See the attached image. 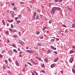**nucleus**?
Instances as JSON below:
<instances>
[{
  "instance_id": "47",
  "label": "nucleus",
  "mask_w": 75,
  "mask_h": 75,
  "mask_svg": "<svg viewBox=\"0 0 75 75\" xmlns=\"http://www.w3.org/2000/svg\"><path fill=\"white\" fill-rule=\"evenodd\" d=\"M14 10H17V8H16V7H14L13 8Z\"/></svg>"
},
{
  "instance_id": "34",
  "label": "nucleus",
  "mask_w": 75,
  "mask_h": 75,
  "mask_svg": "<svg viewBox=\"0 0 75 75\" xmlns=\"http://www.w3.org/2000/svg\"><path fill=\"white\" fill-rule=\"evenodd\" d=\"M54 1V2H55L56 3H57L58 2V0H55Z\"/></svg>"
},
{
  "instance_id": "38",
  "label": "nucleus",
  "mask_w": 75,
  "mask_h": 75,
  "mask_svg": "<svg viewBox=\"0 0 75 75\" xmlns=\"http://www.w3.org/2000/svg\"><path fill=\"white\" fill-rule=\"evenodd\" d=\"M63 0H58V2H62Z\"/></svg>"
},
{
  "instance_id": "21",
  "label": "nucleus",
  "mask_w": 75,
  "mask_h": 75,
  "mask_svg": "<svg viewBox=\"0 0 75 75\" xmlns=\"http://www.w3.org/2000/svg\"><path fill=\"white\" fill-rule=\"evenodd\" d=\"M56 10H61V8L59 7H56Z\"/></svg>"
},
{
  "instance_id": "4",
  "label": "nucleus",
  "mask_w": 75,
  "mask_h": 75,
  "mask_svg": "<svg viewBox=\"0 0 75 75\" xmlns=\"http://www.w3.org/2000/svg\"><path fill=\"white\" fill-rule=\"evenodd\" d=\"M74 52H75V51L73 50H71L69 51L70 54H72V53H74Z\"/></svg>"
},
{
  "instance_id": "32",
  "label": "nucleus",
  "mask_w": 75,
  "mask_h": 75,
  "mask_svg": "<svg viewBox=\"0 0 75 75\" xmlns=\"http://www.w3.org/2000/svg\"><path fill=\"white\" fill-rule=\"evenodd\" d=\"M51 23H52V21L51 20L49 21V24H51Z\"/></svg>"
},
{
  "instance_id": "9",
  "label": "nucleus",
  "mask_w": 75,
  "mask_h": 75,
  "mask_svg": "<svg viewBox=\"0 0 75 75\" xmlns=\"http://www.w3.org/2000/svg\"><path fill=\"white\" fill-rule=\"evenodd\" d=\"M2 23L4 25H6V23H5V22H4V20H2Z\"/></svg>"
},
{
  "instance_id": "14",
  "label": "nucleus",
  "mask_w": 75,
  "mask_h": 75,
  "mask_svg": "<svg viewBox=\"0 0 75 75\" xmlns=\"http://www.w3.org/2000/svg\"><path fill=\"white\" fill-rule=\"evenodd\" d=\"M72 71L73 73L75 74V69H74V68H73L72 69Z\"/></svg>"
},
{
  "instance_id": "59",
  "label": "nucleus",
  "mask_w": 75,
  "mask_h": 75,
  "mask_svg": "<svg viewBox=\"0 0 75 75\" xmlns=\"http://www.w3.org/2000/svg\"><path fill=\"white\" fill-rule=\"evenodd\" d=\"M13 15H14V14H12V17H14V16Z\"/></svg>"
},
{
  "instance_id": "61",
  "label": "nucleus",
  "mask_w": 75,
  "mask_h": 75,
  "mask_svg": "<svg viewBox=\"0 0 75 75\" xmlns=\"http://www.w3.org/2000/svg\"><path fill=\"white\" fill-rule=\"evenodd\" d=\"M18 51H20V49H19V48H18Z\"/></svg>"
},
{
  "instance_id": "41",
  "label": "nucleus",
  "mask_w": 75,
  "mask_h": 75,
  "mask_svg": "<svg viewBox=\"0 0 75 75\" xmlns=\"http://www.w3.org/2000/svg\"><path fill=\"white\" fill-rule=\"evenodd\" d=\"M11 27L12 28H13V27L12 24H11Z\"/></svg>"
},
{
  "instance_id": "53",
  "label": "nucleus",
  "mask_w": 75,
  "mask_h": 75,
  "mask_svg": "<svg viewBox=\"0 0 75 75\" xmlns=\"http://www.w3.org/2000/svg\"><path fill=\"white\" fill-rule=\"evenodd\" d=\"M23 3H24V2H21L20 3V4H23Z\"/></svg>"
},
{
  "instance_id": "48",
  "label": "nucleus",
  "mask_w": 75,
  "mask_h": 75,
  "mask_svg": "<svg viewBox=\"0 0 75 75\" xmlns=\"http://www.w3.org/2000/svg\"><path fill=\"white\" fill-rule=\"evenodd\" d=\"M16 32H17V30H13V33H16Z\"/></svg>"
},
{
  "instance_id": "40",
  "label": "nucleus",
  "mask_w": 75,
  "mask_h": 75,
  "mask_svg": "<svg viewBox=\"0 0 75 75\" xmlns=\"http://www.w3.org/2000/svg\"><path fill=\"white\" fill-rule=\"evenodd\" d=\"M9 30L10 31H11V32H13V30H12V29H11V28H9Z\"/></svg>"
},
{
  "instance_id": "36",
  "label": "nucleus",
  "mask_w": 75,
  "mask_h": 75,
  "mask_svg": "<svg viewBox=\"0 0 75 75\" xmlns=\"http://www.w3.org/2000/svg\"><path fill=\"white\" fill-rule=\"evenodd\" d=\"M12 46L13 47H14L15 48L16 47V46H14V44H12Z\"/></svg>"
},
{
  "instance_id": "17",
  "label": "nucleus",
  "mask_w": 75,
  "mask_h": 75,
  "mask_svg": "<svg viewBox=\"0 0 75 75\" xmlns=\"http://www.w3.org/2000/svg\"><path fill=\"white\" fill-rule=\"evenodd\" d=\"M44 60L46 63H48V61L47 60V59H45Z\"/></svg>"
},
{
  "instance_id": "60",
  "label": "nucleus",
  "mask_w": 75,
  "mask_h": 75,
  "mask_svg": "<svg viewBox=\"0 0 75 75\" xmlns=\"http://www.w3.org/2000/svg\"><path fill=\"white\" fill-rule=\"evenodd\" d=\"M11 5H13V6H14L15 5L14 4H13V3H12Z\"/></svg>"
},
{
  "instance_id": "7",
  "label": "nucleus",
  "mask_w": 75,
  "mask_h": 75,
  "mask_svg": "<svg viewBox=\"0 0 75 75\" xmlns=\"http://www.w3.org/2000/svg\"><path fill=\"white\" fill-rule=\"evenodd\" d=\"M51 48H52V49H53L54 50H57V48L55 47H54L53 46H51Z\"/></svg>"
},
{
  "instance_id": "19",
  "label": "nucleus",
  "mask_w": 75,
  "mask_h": 75,
  "mask_svg": "<svg viewBox=\"0 0 75 75\" xmlns=\"http://www.w3.org/2000/svg\"><path fill=\"white\" fill-rule=\"evenodd\" d=\"M5 62L6 64H8V61H7V60L6 59L5 60Z\"/></svg>"
},
{
  "instance_id": "44",
  "label": "nucleus",
  "mask_w": 75,
  "mask_h": 75,
  "mask_svg": "<svg viewBox=\"0 0 75 75\" xmlns=\"http://www.w3.org/2000/svg\"><path fill=\"white\" fill-rule=\"evenodd\" d=\"M17 36H16V35H14V38H17Z\"/></svg>"
},
{
  "instance_id": "23",
  "label": "nucleus",
  "mask_w": 75,
  "mask_h": 75,
  "mask_svg": "<svg viewBox=\"0 0 75 75\" xmlns=\"http://www.w3.org/2000/svg\"><path fill=\"white\" fill-rule=\"evenodd\" d=\"M10 13L12 14H13L14 13V12L13 11H10Z\"/></svg>"
},
{
  "instance_id": "6",
  "label": "nucleus",
  "mask_w": 75,
  "mask_h": 75,
  "mask_svg": "<svg viewBox=\"0 0 75 75\" xmlns=\"http://www.w3.org/2000/svg\"><path fill=\"white\" fill-rule=\"evenodd\" d=\"M18 42L21 43L22 45H23V44H24V42H23L22 40H19L18 41Z\"/></svg>"
},
{
  "instance_id": "62",
  "label": "nucleus",
  "mask_w": 75,
  "mask_h": 75,
  "mask_svg": "<svg viewBox=\"0 0 75 75\" xmlns=\"http://www.w3.org/2000/svg\"><path fill=\"white\" fill-rule=\"evenodd\" d=\"M35 74L36 75H38V74L37 72Z\"/></svg>"
},
{
  "instance_id": "22",
  "label": "nucleus",
  "mask_w": 75,
  "mask_h": 75,
  "mask_svg": "<svg viewBox=\"0 0 75 75\" xmlns=\"http://www.w3.org/2000/svg\"><path fill=\"white\" fill-rule=\"evenodd\" d=\"M13 51L14 52H16V53H17V51L16 50V49L13 50Z\"/></svg>"
},
{
  "instance_id": "28",
  "label": "nucleus",
  "mask_w": 75,
  "mask_h": 75,
  "mask_svg": "<svg viewBox=\"0 0 75 75\" xmlns=\"http://www.w3.org/2000/svg\"><path fill=\"white\" fill-rule=\"evenodd\" d=\"M17 21V22L16 23V24H19V23H20V21Z\"/></svg>"
},
{
  "instance_id": "49",
  "label": "nucleus",
  "mask_w": 75,
  "mask_h": 75,
  "mask_svg": "<svg viewBox=\"0 0 75 75\" xmlns=\"http://www.w3.org/2000/svg\"><path fill=\"white\" fill-rule=\"evenodd\" d=\"M18 34L19 35H21V33H20V32H18Z\"/></svg>"
},
{
  "instance_id": "27",
  "label": "nucleus",
  "mask_w": 75,
  "mask_h": 75,
  "mask_svg": "<svg viewBox=\"0 0 75 75\" xmlns=\"http://www.w3.org/2000/svg\"><path fill=\"white\" fill-rule=\"evenodd\" d=\"M36 33L37 35H39L40 34V33L39 32H36Z\"/></svg>"
},
{
  "instance_id": "63",
  "label": "nucleus",
  "mask_w": 75,
  "mask_h": 75,
  "mask_svg": "<svg viewBox=\"0 0 75 75\" xmlns=\"http://www.w3.org/2000/svg\"><path fill=\"white\" fill-rule=\"evenodd\" d=\"M40 39H43V37H42L40 38Z\"/></svg>"
},
{
  "instance_id": "30",
  "label": "nucleus",
  "mask_w": 75,
  "mask_h": 75,
  "mask_svg": "<svg viewBox=\"0 0 75 75\" xmlns=\"http://www.w3.org/2000/svg\"><path fill=\"white\" fill-rule=\"evenodd\" d=\"M54 53L55 54H58V52L57 51H54Z\"/></svg>"
},
{
  "instance_id": "18",
  "label": "nucleus",
  "mask_w": 75,
  "mask_h": 75,
  "mask_svg": "<svg viewBox=\"0 0 75 75\" xmlns=\"http://www.w3.org/2000/svg\"><path fill=\"white\" fill-rule=\"evenodd\" d=\"M36 58H37V59H38L40 61H41V58H38L37 57H36Z\"/></svg>"
},
{
  "instance_id": "1",
  "label": "nucleus",
  "mask_w": 75,
  "mask_h": 75,
  "mask_svg": "<svg viewBox=\"0 0 75 75\" xmlns=\"http://www.w3.org/2000/svg\"><path fill=\"white\" fill-rule=\"evenodd\" d=\"M55 10H57V7H53L52 10L50 11L51 14L54 15L55 13Z\"/></svg>"
},
{
  "instance_id": "51",
  "label": "nucleus",
  "mask_w": 75,
  "mask_h": 75,
  "mask_svg": "<svg viewBox=\"0 0 75 75\" xmlns=\"http://www.w3.org/2000/svg\"><path fill=\"white\" fill-rule=\"evenodd\" d=\"M42 68H44V64H43V65L42 66Z\"/></svg>"
},
{
  "instance_id": "64",
  "label": "nucleus",
  "mask_w": 75,
  "mask_h": 75,
  "mask_svg": "<svg viewBox=\"0 0 75 75\" xmlns=\"http://www.w3.org/2000/svg\"><path fill=\"white\" fill-rule=\"evenodd\" d=\"M32 75H35V74L34 73H32Z\"/></svg>"
},
{
  "instance_id": "46",
  "label": "nucleus",
  "mask_w": 75,
  "mask_h": 75,
  "mask_svg": "<svg viewBox=\"0 0 75 75\" xmlns=\"http://www.w3.org/2000/svg\"><path fill=\"white\" fill-rule=\"evenodd\" d=\"M42 72H43V73H45V71L44 70H42L41 71Z\"/></svg>"
},
{
  "instance_id": "54",
  "label": "nucleus",
  "mask_w": 75,
  "mask_h": 75,
  "mask_svg": "<svg viewBox=\"0 0 75 75\" xmlns=\"http://www.w3.org/2000/svg\"><path fill=\"white\" fill-rule=\"evenodd\" d=\"M26 49H27V50H28V49H29V48L28 47H26Z\"/></svg>"
},
{
  "instance_id": "11",
  "label": "nucleus",
  "mask_w": 75,
  "mask_h": 75,
  "mask_svg": "<svg viewBox=\"0 0 75 75\" xmlns=\"http://www.w3.org/2000/svg\"><path fill=\"white\" fill-rule=\"evenodd\" d=\"M7 21H8V22H9V23H11L12 22H13V20H7Z\"/></svg>"
},
{
  "instance_id": "39",
  "label": "nucleus",
  "mask_w": 75,
  "mask_h": 75,
  "mask_svg": "<svg viewBox=\"0 0 75 75\" xmlns=\"http://www.w3.org/2000/svg\"><path fill=\"white\" fill-rule=\"evenodd\" d=\"M68 9L70 11H72V9L70 8H68Z\"/></svg>"
},
{
  "instance_id": "8",
  "label": "nucleus",
  "mask_w": 75,
  "mask_h": 75,
  "mask_svg": "<svg viewBox=\"0 0 75 75\" xmlns=\"http://www.w3.org/2000/svg\"><path fill=\"white\" fill-rule=\"evenodd\" d=\"M31 62H32L33 63V64H34L35 65H36L37 64H38V63L35 62H34L33 61V60H32Z\"/></svg>"
},
{
  "instance_id": "45",
  "label": "nucleus",
  "mask_w": 75,
  "mask_h": 75,
  "mask_svg": "<svg viewBox=\"0 0 75 75\" xmlns=\"http://www.w3.org/2000/svg\"><path fill=\"white\" fill-rule=\"evenodd\" d=\"M6 52V51L5 50H4L2 52H1V54H3V53H4V52Z\"/></svg>"
},
{
  "instance_id": "26",
  "label": "nucleus",
  "mask_w": 75,
  "mask_h": 75,
  "mask_svg": "<svg viewBox=\"0 0 75 75\" xmlns=\"http://www.w3.org/2000/svg\"><path fill=\"white\" fill-rule=\"evenodd\" d=\"M8 60L10 62H11V60L10 58L8 59Z\"/></svg>"
},
{
  "instance_id": "42",
  "label": "nucleus",
  "mask_w": 75,
  "mask_h": 75,
  "mask_svg": "<svg viewBox=\"0 0 75 75\" xmlns=\"http://www.w3.org/2000/svg\"><path fill=\"white\" fill-rule=\"evenodd\" d=\"M39 17V16H38V15H37L36 18V19H38V18Z\"/></svg>"
},
{
  "instance_id": "13",
  "label": "nucleus",
  "mask_w": 75,
  "mask_h": 75,
  "mask_svg": "<svg viewBox=\"0 0 75 75\" xmlns=\"http://www.w3.org/2000/svg\"><path fill=\"white\" fill-rule=\"evenodd\" d=\"M51 52V50L50 49H49L48 51V54H50Z\"/></svg>"
},
{
  "instance_id": "15",
  "label": "nucleus",
  "mask_w": 75,
  "mask_h": 75,
  "mask_svg": "<svg viewBox=\"0 0 75 75\" xmlns=\"http://www.w3.org/2000/svg\"><path fill=\"white\" fill-rule=\"evenodd\" d=\"M58 58L57 57L56 59H55L54 60V61L55 62H57V61H58Z\"/></svg>"
},
{
  "instance_id": "50",
  "label": "nucleus",
  "mask_w": 75,
  "mask_h": 75,
  "mask_svg": "<svg viewBox=\"0 0 75 75\" xmlns=\"http://www.w3.org/2000/svg\"><path fill=\"white\" fill-rule=\"evenodd\" d=\"M63 26L64 27H67V26H66L65 25H63Z\"/></svg>"
},
{
  "instance_id": "16",
  "label": "nucleus",
  "mask_w": 75,
  "mask_h": 75,
  "mask_svg": "<svg viewBox=\"0 0 75 75\" xmlns=\"http://www.w3.org/2000/svg\"><path fill=\"white\" fill-rule=\"evenodd\" d=\"M55 40L54 39H51L50 40L51 42H54V41H55Z\"/></svg>"
},
{
  "instance_id": "12",
  "label": "nucleus",
  "mask_w": 75,
  "mask_h": 75,
  "mask_svg": "<svg viewBox=\"0 0 75 75\" xmlns=\"http://www.w3.org/2000/svg\"><path fill=\"white\" fill-rule=\"evenodd\" d=\"M72 27L73 28H75V23H74L72 24Z\"/></svg>"
},
{
  "instance_id": "43",
  "label": "nucleus",
  "mask_w": 75,
  "mask_h": 75,
  "mask_svg": "<svg viewBox=\"0 0 75 75\" xmlns=\"http://www.w3.org/2000/svg\"><path fill=\"white\" fill-rule=\"evenodd\" d=\"M56 41H59V39L58 38H56Z\"/></svg>"
},
{
  "instance_id": "20",
  "label": "nucleus",
  "mask_w": 75,
  "mask_h": 75,
  "mask_svg": "<svg viewBox=\"0 0 75 75\" xmlns=\"http://www.w3.org/2000/svg\"><path fill=\"white\" fill-rule=\"evenodd\" d=\"M36 14H37V13H36V12H35L34 13L33 16H36Z\"/></svg>"
},
{
  "instance_id": "3",
  "label": "nucleus",
  "mask_w": 75,
  "mask_h": 75,
  "mask_svg": "<svg viewBox=\"0 0 75 75\" xmlns=\"http://www.w3.org/2000/svg\"><path fill=\"white\" fill-rule=\"evenodd\" d=\"M26 51L27 52H29L30 53H34V52L33 50H26Z\"/></svg>"
},
{
  "instance_id": "52",
  "label": "nucleus",
  "mask_w": 75,
  "mask_h": 75,
  "mask_svg": "<svg viewBox=\"0 0 75 75\" xmlns=\"http://www.w3.org/2000/svg\"><path fill=\"white\" fill-rule=\"evenodd\" d=\"M60 72H61V74H63V71H61Z\"/></svg>"
},
{
  "instance_id": "35",
  "label": "nucleus",
  "mask_w": 75,
  "mask_h": 75,
  "mask_svg": "<svg viewBox=\"0 0 75 75\" xmlns=\"http://www.w3.org/2000/svg\"><path fill=\"white\" fill-rule=\"evenodd\" d=\"M3 68H4V69H6V68L5 66H3Z\"/></svg>"
},
{
  "instance_id": "25",
  "label": "nucleus",
  "mask_w": 75,
  "mask_h": 75,
  "mask_svg": "<svg viewBox=\"0 0 75 75\" xmlns=\"http://www.w3.org/2000/svg\"><path fill=\"white\" fill-rule=\"evenodd\" d=\"M46 28H47V27H46L45 26H44L42 29V30H45V29H46Z\"/></svg>"
},
{
  "instance_id": "29",
  "label": "nucleus",
  "mask_w": 75,
  "mask_h": 75,
  "mask_svg": "<svg viewBox=\"0 0 75 75\" xmlns=\"http://www.w3.org/2000/svg\"><path fill=\"white\" fill-rule=\"evenodd\" d=\"M28 64H29V65H30V66H32V64H31V63H30V62H28Z\"/></svg>"
},
{
  "instance_id": "31",
  "label": "nucleus",
  "mask_w": 75,
  "mask_h": 75,
  "mask_svg": "<svg viewBox=\"0 0 75 75\" xmlns=\"http://www.w3.org/2000/svg\"><path fill=\"white\" fill-rule=\"evenodd\" d=\"M72 48L74 50H75V47L74 46H73Z\"/></svg>"
},
{
  "instance_id": "57",
  "label": "nucleus",
  "mask_w": 75,
  "mask_h": 75,
  "mask_svg": "<svg viewBox=\"0 0 75 75\" xmlns=\"http://www.w3.org/2000/svg\"><path fill=\"white\" fill-rule=\"evenodd\" d=\"M33 72H34V73H36L37 72H36V71L35 70L33 71Z\"/></svg>"
},
{
  "instance_id": "5",
  "label": "nucleus",
  "mask_w": 75,
  "mask_h": 75,
  "mask_svg": "<svg viewBox=\"0 0 75 75\" xmlns=\"http://www.w3.org/2000/svg\"><path fill=\"white\" fill-rule=\"evenodd\" d=\"M16 62H15V64L16 65V66H19V63L18 62L17 60H16Z\"/></svg>"
},
{
  "instance_id": "37",
  "label": "nucleus",
  "mask_w": 75,
  "mask_h": 75,
  "mask_svg": "<svg viewBox=\"0 0 75 75\" xmlns=\"http://www.w3.org/2000/svg\"><path fill=\"white\" fill-rule=\"evenodd\" d=\"M7 72L8 73L10 74H11V72L10 71H8Z\"/></svg>"
},
{
  "instance_id": "2",
  "label": "nucleus",
  "mask_w": 75,
  "mask_h": 75,
  "mask_svg": "<svg viewBox=\"0 0 75 75\" xmlns=\"http://www.w3.org/2000/svg\"><path fill=\"white\" fill-rule=\"evenodd\" d=\"M69 61L70 63H72V62L74 61V57H71L70 58Z\"/></svg>"
},
{
  "instance_id": "55",
  "label": "nucleus",
  "mask_w": 75,
  "mask_h": 75,
  "mask_svg": "<svg viewBox=\"0 0 75 75\" xmlns=\"http://www.w3.org/2000/svg\"><path fill=\"white\" fill-rule=\"evenodd\" d=\"M33 18H35V16H33Z\"/></svg>"
},
{
  "instance_id": "10",
  "label": "nucleus",
  "mask_w": 75,
  "mask_h": 75,
  "mask_svg": "<svg viewBox=\"0 0 75 75\" xmlns=\"http://www.w3.org/2000/svg\"><path fill=\"white\" fill-rule=\"evenodd\" d=\"M54 67H55V65L54 64H52L51 65V67L52 68H54Z\"/></svg>"
},
{
  "instance_id": "58",
  "label": "nucleus",
  "mask_w": 75,
  "mask_h": 75,
  "mask_svg": "<svg viewBox=\"0 0 75 75\" xmlns=\"http://www.w3.org/2000/svg\"><path fill=\"white\" fill-rule=\"evenodd\" d=\"M37 11H38V12L39 13H40V11L39 10H38Z\"/></svg>"
},
{
  "instance_id": "24",
  "label": "nucleus",
  "mask_w": 75,
  "mask_h": 75,
  "mask_svg": "<svg viewBox=\"0 0 75 75\" xmlns=\"http://www.w3.org/2000/svg\"><path fill=\"white\" fill-rule=\"evenodd\" d=\"M38 45H39V46H42V45L40 43H38Z\"/></svg>"
},
{
  "instance_id": "56",
  "label": "nucleus",
  "mask_w": 75,
  "mask_h": 75,
  "mask_svg": "<svg viewBox=\"0 0 75 75\" xmlns=\"http://www.w3.org/2000/svg\"><path fill=\"white\" fill-rule=\"evenodd\" d=\"M20 17H21V16L20 15H18V17L19 18H20Z\"/></svg>"
},
{
  "instance_id": "33",
  "label": "nucleus",
  "mask_w": 75,
  "mask_h": 75,
  "mask_svg": "<svg viewBox=\"0 0 75 75\" xmlns=\"http://www.w3.org/2000/svg\"><path fill=\"white\" fill-rule=\"evenodd\" d=\"M5 34H8V31H6Z\"/></svg>"
}]
</instances>
